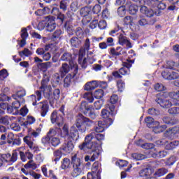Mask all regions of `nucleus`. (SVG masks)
<instances>
[{
  "mask_svg": "<svg viewBox=\"0 0 179 179\" xmlns=\"http://www.w3.org/2000/svg\"><path fill=\"white\" fill-rule=\"evenodd\" d=\"M99 148H100L99 146V143L93 141V134H88L85 138V141L79 145V149L80 150H83V152H86L87 149H91L92 150L91 162H94L96 159H99V156H100L101 154V152Z\"/></svg>",
  "mask_w": 179,
  "mask_h": 179,
  "instance_id": "nucleus-1",
  "label": "nucleus"
},
{
  "mask_svg": "<svg viewBox=\"0 0 179 179\" xmlns=\"http://www.w3.org/2000/svg\"><path fill=\"white\" fill-rule=\"evenodd\" d=\"M93 121L90 120V119L85 117L82 114H79L77 116L76 126L78 128L80 132H86V129L89 128V127H92L93 125Z\"/></svg>",
  "mask_w": 179,
  "mask_h": 179,
  "instance_id": "nucleus-2",
  "label": "nucleus"
},
{
  "mask_svg": "<svg viewBox=\"0 0 179 179\" xmlns=\"http://www.w3.org/2000/svg\"><path fill=\"white\" fill-rule=\"evenodd\" d=\"M48 82H50V77H48L47 74H44L40 89L42 90L44 97L48 99L51 103L52 100V87L48 85Z\"/></svg>",
  "mask_w": 179,
  "mask_h": 179,
  "instance_id": "nucleus-3",
  "label": "nucleus"
},
{
  "mask_svg": "<svg viewBox=\"0 0 179 179\" xmlns=\"http://www.w3.org/2000/svg\"><path fill=\"white\" fill-rule=\"evenodd\" d=\"M71 164L73 166L71 176L74 178L78 177V176L82 174V171H83V163L82 159L78 157V154H75L71 157Z\"/></svg>",
  "mask_w": 179,
  "mask_h": 179,
  "instance_id": "nucleus-4",
  "label": "nucleus"
},
{
  "mask_svg": "<svg viewBox=\"0 0 179 179\" xmlns=\"http://www.w3.org/2000/svg\"><path fill=\"white\" fill-rule=\"evenodd\" d=\"M17 160V152L14 151L12 155L10 153L1 154L0 153V167H2L3 164H7V166H12L15 162Z\"/></svg>",
  "mask_w": 179,
  "mask_h": 179,
  "instance_id": "nucleus-5",
  "label": "nucleus"
},
{
  "mask_svg": "<svg viewBox=\"0 0 179 179\" xmlns=\"http://www.w3.org/2000/svg\"><path fill=\"white\" fill-rule=\"evenodd\" d=\"M171 5H176L178 3V0H168ZM146 3L150 8H157L161 10H164L167 8V5L163 3V0H146Z\"/></svg>",
  "mask_w": 179,
  "mask_h": 179,
  "instance_id": "nucleus-6",
  "label": "nucleus"
},
{
  "mask_svg": "<svg viewBox=\"0 0 179 179\" xmlns=\"http://www.w3.org/2000/svg\"><path fill=\"white\" fill-rule=\"evenodd\" d=\"M101 173V164L99 162L93 164L92 173H87V179H101L100 174Z\"/></svg>",
  "mask_w": 179,
  "mask_h": 179,
  "instance_id": "nucleus-7",
  "label": "nucleus"
},
{
  "mask_svg": "<svg viewBox=\"0 0 179 179\" xmlns=\"http://www.w3.org/2000/svg\"><path fill=\"white\" fill-rule=\"evenodd\" d=\"M162 10L158 8V11L153 10L152 8H149L145 6H141L140 8V12L143 15H145V17H153L155 15L156 16H160L162 15Z\"/></svg>",
  "mask_w": 179,
  "mask_h": 179,
  "instance_id": "nucleus-8",
  "label": "nucleus"
},
{
  "mask_svg": "<svg viewBox=\"0 0 179 179\" xmlns=\"http://www.w3.org/2000/svg\"><path fill=\"white\" fill-rule=\"evenodd\" d=\"M71 69H73V73L72 74H68L65 77L64 81V87H69L72 83V78L73 79H76L78 78V76H76V75H78V64H73V67H72Z\"/></svg>",
  "mask_w": 179,
  "mask_h": 179,
  "instance_id": "nucleus-9",
  "label": "nucleus"
},
{
  "mask_svg": "<svg viewBox=\"0 0 179 179\" xmlns=\"http://www.w3.org/2000/svg\"><path fill=\"white\" fill-rule=\"evenodd\" d=\"M33 106H38V108H39L41 117H45L47 115V113H48V102L47 101H43L37 103V101L33 102Z\"/></svg>",
  "mask_w": 179,
  "mask_h": 179,
  "instance_id": "nucleus-10",
  "label": "nucleus"
},
{
  "mask_svg": "<svg viewBox=\"0 0 179 179\" xmlns=\"http://www.w3.org/2000/svg\"><path fill=\"white\" fill-rule=\"evenodd\" d=\"M134 60H127V62H123V68L119 69V72L121 75H129V69L132 66Z\"/></svg>",
  "mask_w": 179,
  "mask_h": 179,
  "instance_id": "nucleus-11",
  "label": "nucleus"
},
{
  "mask_svg": "<svg viewBox=\"0 0 179 179\" xmlns=\"http://www.w3.org/2000/svg\"><path fill=\"white\" fill-rule=\"evenodd\" d=\"M23 141L26 145L31 149V150H34V152H38V145L32 141L31 137L30 136H27L23 138Z\"/></svg>",
  "mask_w": 179,
  "mask_h": 179,
  "instance_id": "nucleus-12",
  "label": "nucleus"
},
{
  "mask_svg": "<svg viewBox=\"0 0 179 179\" xmlns=\"http://www.w3.org/2000/svg\"><path fill=\"white\" fill-rule=\"evenodd\" d=\"M118 43L122 46L126 45L127 48H132V43L129 41V38L124 36L122 34H120L118 36Z\"/></svg>",
  "mask_w": 179,
  "mask_h": 179,
  "instance_id": "nucleus-13",
  "label": "nucleus"
},
{
  "mask_svg": "<svg viewBox=\"0 0 179 179\" xmlns=\"http://www.w3.org/2000/svg\"><path fill=\"white\" fill-rule=\"evenodd\" d=\"M50 120L52 124H55L57 123V127H60L62 125V122L64 121V117H58V113L57 111H53L50 115Z\"/></svg>",
  "mask_w": 179,
  "mask_h": 179,
  "instance_id": "nucleus-14",
  "label": "nucleus"
},
{
  "mask_svg": "<svg viewBox=\"0 0 179 179\" xmlns=\"http://www.w3.org/2000/svg\"><path fill=\"white\" fill-rule=\"evenodd\" d=\"M155 101L157 103V104H159L162 108H170V107L173 106V99H171V101H170L169 99L157 98Z\"/></svg>",
  "mask_w": 179,
  "mask_h": 179,
  "instance_id": "nucleus-15",
  "label": "nucleus"
},
{
  "mask_svg": "<svg viewBox=\"0 0 179 179\" xmlns=\"http://www.w3.org/2000/svg\"><path fill=\"white\" fill-rule=\"evenodd\" d=\"M85 55V50L80 49L78 55V64L81 66L83 69H86L87 67V59L83 58Z\"/></svg>",
  "mask_w": 179,
  "mask_h": 179,
  "instance_id": "nucleus-16",
  "label": "nucleus"
},
{
  "mask_svg": "<svg viewBox=\"0 0 179 179\" xmlns=\"http://www.w3.org/2000/svg\"><path fill=\"white\" fill-rule=\"evenodd\" d=\"M151 128H153L155 134H160V132H164L167 129V126L166 124L160 126V122L155 121V124Z\"/></svg>",
  "mask_w": 179,
  "mask_h": 179,
  "instance_id": "nucleus-17",
  "label": "nucleus"
},
{
  "mask_svg": "<svg viewBox=\"0 0 179 179\" xmlns=\"http://www.w3.org/2000/svg\"><path fill=\"white\" fill-rule=\"evenodd\" d=\"M41 170L43 176L48 178L58 179V177H57V175H55V173L52 170H49L48 172L47 171V167L45 166H42Z\"/></svg>",
  "mask_w": 179,
  "mask_h": 179,
  "instance_id": "nucleus-18",
  "label": "nucleus"
},
{
  "mask_svg": "<svg viewBox=\"0 0 179 179\" xmlns=\"http://www.w3.org/2000/svg\"><path fill=\"white\" fill-rule=\"evenodd\" d=\"M73 143H72L71 141L67 142L66 143H64L62 148H60L61 150H63L64 153L66 155L71 153L72 150H73Z\"/></svg>",
  "mask_w": 179,
  "mask_h": 179,
  "instance_id": "nucleus-19",
  "label": "nucleus"
},
{
  "mask_svg": "<svg viewBox=\"0 0 179 179\" xmlns=\"http://www.w3.org/2000/svg\"><path fill=\"white\" fill-rule=\"evenodd\" d=\"M24 96H26V90H20L17 92L15 94H13L12 98L14 99V100H20L22 103H24V99H23Z\"/></svg>",
  "mask_w": 179,
  "mask_h": 179,
  "instance_id": "nucleus-20",
  "label": "nucleus"
},
{
  "mask_svg": "<svg viewBox=\"0 0 179 179\" xmlns=\"http://www.w3.org/2000/svg\"><path fill=\"white\" fill-rule=\"evenodd\" d=\"M101 117L106 120V122H110L109 125L113 124V119H111V117H113V113H110L108 110L103 109L101 110Z\"/></svg>",
  "mask_w": 179,
  "mask_h": 179,
  "instance_id": "nucleus-21",
  "label": "nucleus"
},
{
  "mask_svg": "<svg viewBox=\"0 0 179 179\" xmlns=\"http://www.w3.org/2000/svg\"><path fill=\"white\" fill-rule=\"evenodd\" d=\"M20 103H22L20 100H16V101L13 102L12 106L7 108L8 111H10V113L17 111L20 108Z\"/></svg>",
  "mask_w": 179,
  "mask_h": 179,
  "instance_id": "nucleus-22",
  "label": "nucleus"
},
{
  "mask_svg": "<svg viewBox=\"0 0 179 179\" xmlns=\"http://www.w3.org/2000/svg\"><path fill=\"white\" fill-rule=\"evenodd\" d=\"M152 174L153 171L149 168H145L139 171L140 177H143L144 178H146Z\"/></svg>",
  "mask_w": 179,
  "mask_h": 179,
  "instance_id": "nucleus-23",
  "label": "nucleus"
},
{
  "mask_svg": "<svg viewBox=\"0 0 179 179\" xmlns=\"http://www.w3.org/2000/svg\"><path fill=\"white\" fill-rule=\"evenodd\" d=\"M155 152L151 153L152 157L156 158L158 157L159 159H163V157H166L167 155V151H156V149H154Z\"/></svg>",
  "mask_w": 179,
  "mask_h": 179,
  "instance_id": "nucleus-24",
  "label": "nucleus"
},
{
  "mask_svg": "<svg viewBox=\"0 0 179 179\" xmlns=\"http://www.w3.org/2000/svg\"><path fill=\"white\" fill-rule=\"evenodd\" d=\"M61 131V129L59 127L55 128H50L49 129V131L47 133V135L51 138H55L57 136V134H59V131Z\"/></svg>",
  "mask_w": 179,
  "mask_h": 179,
  "instance_id": "nucleus-25",
  "label": "nucleus"
},
{
  "mask_svg": "<svg viewBox=\"0 0 179 179\" xmlns=\"http://www.w3.org/2000/svg\"><path fill=\"white\" fill-rule=\"evenodd\" d=\"M55 27H56L55 21L52 19H48L46 24V30L48 31L51 32L55 30Z\"/></svg>",
  "mask_w": 179,
  "mask_h": 179,
  "instance_id": "nucleus-26",
  "label": "nucleus"
},
{
  "mask_svg": "<svg viewBox=\"0 0 179 179\" xmlns=\"http://www.w3.org/2000/svg\"><path fill=\"white\" fill-rule=\"evenodd\" d=\"M169 135H171L172 138H178L179 137V126H176L170 129L169 131Z\"/></svg>",
  "mask_w": 179,
  "mask_h": 179,
  "instance_id": "nucleus-27",
  "label": "nucleus"
},
{
  "mask_svg": "<svg viewBox=\"0 0 179 179\" xmlns=\"http://www.w3.org/2000/svg\"><path fill=\"white\" fill-rule=\"evenodd\" d=\"M26 170H36L37 169V164L33 160H29L24 166Z\"/></svg>",
  "mask_w": 179,
  "mask_h": 179,
  "instance_id": "nucleus-28",
  "label": "nucleus"
},
{
  "mask_svg": "<svg viewBox=\"0 0 179 179\" xmlns=\"http://www.w3.org/2000/svg\"><path fill=\"white\" fill-rule=\"evenodd\" d=\"M97 81H90L85 84V90H94L96 87H97Z\"/></svg>",
  "mask_w": 179,
  "mask_h": 179,
  "instance_id": "nucleus-29",
  "label": "nucleus"
},
{
  "mask_svg": "<svg viewBox=\"0 0 179 179\" xmlns=\"http://www.w3.org/2000/svg\"><path fill=\"white\" fill-rule=\"evenodd\" d=\"M61 168L62 170H67L71 168V159L69 158H64L61 163Z\"/></svg>",
  "mask_w": 179,
  "mask_h": 179,
  "instance_id": "nucleus-30",
  "label": "nucleus"
},
{
  "mask_svg": "<svg viewBox=\"0 0 179 179\" xmlns=\"http://www.w3.org/2000/svg\"><path fill=\"white\" fill-rule=\"evenodd\" d=\"M38 69L43 71V72H45L48 68H51V62H45V63H39L37 64Z\"/></svg>",
  "mask_w": 179,
  "mask_h": 179,
  "instance_id": "nucleus-31",
  "label": "nucleus"
},
{
  "mask_svg": "<svg viewBox=\"0 0 179 179\" xmlns=\"http://www.w3.org/2000/svg\"><path fill=\"white\" fill-rule=\"evenodd\" d=\"M0 114H5V111L0 110ZM10 120V119L8 117V115L0 116V124H3V125H9Z\"/></svg>",
  "mask_w": 179,
  "mask_h": 179,
  "instance_id": "nucleus-32",
  "label": "nucleus"
},
{
  "mask_svg": "<svg viewBox=\"0 0 179 179\" xmlns=\"http://www.w3.org/2000/svg\"><path fill=\"white\" fill-rule=\"evenodd\" d=\"M79 136V132L78 131V129L75 127H71L70 129V133L69 138H71V139H75V138H78Z\"/></svg>",
  "mask_w": 179,
  "mask_h": 179,
  "instance_id": "nucleus-33",
  "label": "nucleus"
},
{
  "mask_svg": "<svg viewBox=\"0 0 179 179\" xmlns=\"http://www.w3.org/2000/svg\"><path fill=\"white\" fill-rule=\"evenodd\" d=\"M62 61L69 62L70 65L72 62V54L69 52H64L61 57Z\"/></svg>",
  "mask_w": 179,
  "mask_h": 179,
  "instance_id": "nucleus-34",
  "label": "nucleus"
},
{
  "mask_svg": "<svg viewBox=\"0 0 179 179\" xmlns=\"http://www.w3.org/2000/svg\"><path fill=\"white\" fill-rule=\"evenodd\" d=\"M83 98L88 101V103H93L94 98L93 94L90 92H85L83 94Z\"/></svg>",
  "mask_w": 179,
  "mask_h": 179,
  "instance_id": "nucleus-35",
  "label": "nucleus"
},
{
  "mask_svg": "<svg viewBox=\"0 0 179 179\" xmlns=\"http://www.w3.org/2000/svg\"><path fill=\"white\" fill-rule=\"evenodd\" d=\"M149 23V20L146 19L145 17L141 15L138 20V26H141V27H145V26H148Z\"/></svg>",
  "mask_w": 179,
  "mask_h": 179,
  "instance_id": "nucleus-36",
  "label": "nucleus"
},
{
  "mask_svg": "<svg viewBox=\"0 0 179 179\" xmlns=\"http://www.w3.org/2000/svg\"><path fill=\"white\" fill-rule=\"evenodd\" d=\"M169 173V170L166 168H162L158 169L154 174L157 177H163V176Z\"/></svg>",
  "mask_w": 179,
  "mask_h": 179,
  "instance_id": "nucleus-37",
  "label": "nucleus"
},
{
  "mask_svg": "<svg viewBox=\"0 0 179 179\" xmlns=\"http://www.w3.org/2000/svg\"><path fill=\"white\" fill-rule=\"evenodd\" d=\"M69 71H71V67H69V65H68L66 63L62 64V67L60 68L62 75H66Z\"/></svg>",
  "mask_w": 179,
  "mask_h": 179,
  "instance_id": "nucleus-38",
  "label": "nucleus"
},
{
  "mask_svg": "<svg viewBox=\"0 0 179 179\" xmlns=\"http://www.w3.org/2000/svg\"><path fill=\"white\" fill-rule=\"evenodd\" d=\"M80 109L85 110V111H90V113L94 110V109H93V106H89V104H87L86 101L81 103Z\"/></svg>",
  "mask_w": 179,
  "mask_h": 179,
  "instance_id": "nucleus-39",
  "label": "nucleus"
},
{
  "mask_svg": "<svg viewBox=\"0 0 179 179\" xmlns=\"http://www.w3.org/2000/svg\"><path fill=\"white\" fill-rule=\"evenodd\" d=\"M53 155H54L53 160L56 163L57 162H59V160L61 159V157H62V152L61 151V149L55 151Z\"/></svg>",
  "mask_w": 179,
  "mask_h": 179,
  "instance_id": "nucleus-40",
  "label": "nucleus"
},
{
  "mask_svg": "<svg viewBox=\"0 0 179 179\" xmlns=\"http://www.w3.org/2000/svg\"><path fill=\"white\" fill-rule=\"evenodd\" d=\"M61 143V140L58 137H52L50 138V144L53 148H57Z\"/></svg>",
  "mask_w": 179,
  "mask_h": 179,
  "instance_id": "nucleus-41",
  "label": "nucleus"
},
{
  "mask_svg": "<svg viewBox=\"0 0 179 179\" xmlns=\"http://www.w3.org/2000/svg\"><path fill=\"white\" fill-rule=\"evenodd\" d=\"M71 44L73 47H75L76 48L79 47V45L82 43L80 40L77 37H73L71 39Z\"/></svg>",
  "mask_w": 179,
  "mask_h": 179,
  "instance_id": "nucleus-42",
  "label": "nucleus"
},
{
  "mask_svg": "<svg viewBox=\"0 0 179 179\" xmlns=\"http://www.w3.org/2000/svg\"><path fill=\"white\" fill-rule=\"evenodd\" d=\"M145 122L148 128H152L155 125V122H156V121L150 117H147Z\"/></svg>",
  "mask_w": 179,
  "mask_h": 179,
  "instance_id": "nucleus-43",
  "label": "nucleus"
},
{
  "mask_svg": "<svg viewBox=\"0 0 179 179\" xmlns=\"http://www.w3.org/2000/svg\"><path fill=\"white\" fill-rule=\"evenodd\" d=\"M62 138H69V130H68V126L64 125L63 127L62 131L60 133Z\"/></svg>",
  "mask_w": 179,
  "mask_h": 179,
  "instance_id": "nucleus-44",
  "label": "nucleus"
},
{
  "mask_svg": "<svg viewBox=\"0 0 179 179\" xmlns=\"http://www.w3.org/2000/svg\"><path fill=\"white\" fill-rule=\"evenodd\" d=\"M178 145H179L178 141H172L166 145V149H168V150H171L173 149H176L177 148V146H178Z\"/></svg>",
  "mask_w": 179,
  "mask_h": 179,
  "instance_id": "nucleus-45",
  "label": "nucleus"
},
{
  "mask_svg": "<svg viewBox=\"0 0 179 179\" xmlns=\"http://www.w3.org/2000/svg\"><path fill=\"white\" fill-rule=\"evenodd\" d=\"M138 6L135 4H131L129 6V13L130 15H136V13L138 12Z\"/></svg>",
  "mask_w": 179,
  "mask_h": 179,
  "instance_id": "nucleus-46",
  "label": "nucleus"
},
{
  "mask_svg": "<svg viewBox=\"0 0 179 179\" xmlns=\"http://www.w3.org/2000/svg\"><path fill=\"white\" fill-rule=\"evenodd\" d=\"M80 13L83 17H86V16H88L89 13H90V8H89V7H84L81 8Z\"/></svg>",
  "mask_w": 179,
  "mask_h": 179,
  "instance_id": "nucleus-47",
  "label": "nucleus"
},
{
  "mask_svg": "<svg viewBox=\"0 0 179 179\" xmlns=\"http://www.w3.org/2000/svg\"><path fill=\"white\" fill-rule=\"evenodd\" d=\"M163 121L164 124H168L169 125H174V124H176V120L169 116L164 117Z\"/></svg>",
  "mask_w": 179,
  "mask_h": 179,
  "instance_id": "nucleus-48",
  "label": "nucleus"
},
{
  "mask_svg": "<svg viewBox=\"0 0 179 179\" xmlns=\"http://www.w3.org/2000/svg\"><path fill=\"white\" fill-rule=\"evenodd\" d=\"M93 134L92 137V142H96L94 141V137L96 141H103L104 139V134H101L100 133L94 134V133H91Z\"/></svg>",
  "mask_w": 179,
  "mask_h": 179,
  "instance_id": "nucleus-49",
  "label": "nucleus"
},
{
  "mask_svg": "<svg viewBox=\"0 0 179 179\" xmlns=\"http://www.w3.org/2000/svg\"><path fill=\"white\" fill-rule=\"evenodd\" d=\"M132 157L135 160H143L146 159V155L139 153H134L132 154Z\"/></svg>",
  "mask_w": 179,
  "mask_h": 179,
  "instance_id": "nucleus-50",
  "label": "nucleus"
},
{
  "mask_svg": "<svg viewBox=\"0 0 179 179\" xmlns=\"http://www.w3.org/2000/svg\"><path fill=\"white\" fill-rule=\"evenodd\" d=\"M117 13L120 17H124L125 16V13H127V9H125V6H122L118 8Z\"/></svg>",
  "mask_w": 179,
  "mask_h": 179,
  "instance_id": "nucleus-51",
  "label": "nucleus"
},
{
  "mask_svg": "<svg viewBox=\"0 0 179 179\" xmlns=\"http://www.w3.org/2000/svg\"><path fill=\"white\" fill-rule=\"evenodd\" d=\"M123 22L124 24H126L127 26H128V24H129L130 26H132V23H134V17L131 16H126L124 18Z\"/></svg>",
  "mask_w": 179,
  "mask_h": 179,
  "instance_id": "nucleus-52",
  "label": "nucleus"
},
{
  "mask_svg": "<svg viewBox=\"0 0 179 179\" xmlns=\"http://www.w3.org/2000/svg\"><path fill=\"white\" fill-rule=\"evenodd\" d=\"M32 54L31 51L28 48H24V50L19 52L20 57H23L24 55V57H29V55H31Z\"/></svg>",
  "mask_w": 179,
  "mask_h": 179,
  "instance_id": "nucleus-53",
  "label": "nucleus"
},
{
  "mask_svg": "<svg viewBox=\"0 0 179 179\" xmlns=\"http://www.w3.org/2000/svg\"><path fill=\"white\" fill-rule=\"evenodd\" d=\"M94 96L95 99H101L104 96V91L103 90H96L94 93Z\"/></svg>",
  "mask_w": 179,
  "mask_h": 179,
  "instance_id": "nucleus-54",
  "label": "nucleus"
},
{
  "mask_svg": "<svg viewBox=\"0 0 179 179\" xmlns=\"http://www.w3.org/2000/svg\"><path fill=\"white\" fill-rule=\"evenodd\" d=\"M176 66H178V64H177L173 61H168L166 62L167 69H174L175 68H176Z\"/></svg>",
  "mask_w": 179,
  "mask_h": 179,
  "instance_id": "nucleus-55",
  "label": "nucleus"
},
{
  "mask_svg": "<svg viewBox=\"0 0 179 179\" xmlns=\"http://www.w3.org/2000/svg\"><path fill=\"white\" fill-rule=\"evenodd\" d=\"M117 86L119 92H122L125 89V83L122 80H119L117 82Z\"/></svg>",
  "mask_w": 179,
  "mask_h": 179,
  "instance_id": "nucleus-56",
  "label": "nucleus"
},
{
  "mask_svg": "<svg viewBox=\"0 0 179 179\" xmlns=\"http://www.w3.org/2000/svg\"><path fill=\"white\" fill-rule=\"evenodd\" d=\"M176 162H177V159L176 158V156H171V157H169L166 162V166H173V164H174V163H176Z\"/></svg>",
  "mask_w": 179,
  "mask_h": 179,
  "instance_id": "nucleus-57",
  "label": "nucleus"
},
{
  "mask_svg": "<svg viewBox=\"0 0 179 179\" xmlns=\"http://www.w3.org/2000/svg\"><path fill=\"white\" fill-rule=\"evenodd\" d=\"M162 76L164 78V79H166V80H171V72L166 71H164L162 73Z\"/></svg>",
  "mask_w": 179,
  "mask_h": 179,
  "instance_id": "nucleus-58",
  "label": "nucleus"
},
{
  "mask_svg": "<svg viewBox=\"0 0 179 179\" xmlns=\"http://www.w3.org/2000/svg\"><path fill=\"white\" fill-rule=\"evenodd\" d=\"M143 149H146L147 150L155 149V144L150 143H146L141 145Z\"/></svg>",
  "mask_w": 179,
  "mask_h": 179,
  "instance_id": "nucleus-59",
  "label": "nucleus"
},
{
  "mask_svg": "<svg viewBox=\"0 0 179 179\" xmlns=\"http://www.w3.org/2000/svg\"><path fill=\"white\" fill-rule=\"evenodd\" d=\"M8 71L3 69L0 71V80H4L8 76Z\"/></svg>",
  "mask_w": 179,
  "mask_h": 179,
  "instance_id": "nucleus-60",
  "label": "nucleus"
},
{
  "mask_svg": "<svg viewBox=\"0 0 179 179\" xmlns=\"http://www.w3.org/2000/svg\"><path fill=\"white\" fill-rule=\"evenodd\" d=\"M104 103L103 101H96L94 103V107L95 110H100L102 107Z\"/></svg>",
  "mask_w": 179,
  "mask_h": 179,
  "instance_id": "nucleus-61",
  "label": "nucleus"
},
{
  "mask_svg": "<svg viewBox=\"0 0 179 179\" xmlns=\"http://www.w3.org/2000/svg\"><path fill=\"white\" fill-rule=\"evenodd\" d=\"M169 114H172L173 115L179 114V108L178 107H173L168 110Z\"/></svg>",
  "mask_w": 179,
  "mask_h": 179,
  "instance_id": "nucleus-62",
  "label": "nucleus"
},
{
  "mask_svg": "<svg viewBox=\"0 0 179 179\" xmlns=\"http://www.w3.org/2000/svg\"><path fill=\"white\" fill-rule=\"evenodd\" d=\"M155 90H157V92H163L166 90V87H164V85H163V84L157 83L155 85Z\"/></svg>",
  "mask_w": 179,
  "mask_h": 179,
  "instance_id": "nucleus-63",
  "label": "nucleus"
},
{
  "mask_svg": "<svg viewBox=\"0 0 179 179\" xmlns=\"http://www.w3.org/2000/svg\"><path fill=\"white\" fill-rule=\"evenodd\" d=\"M50 141L51 138L49 137L48 135H46L41 139V143H43V145H49V143L50 144Z\"/></svg>",
  "mask_w": 179,
  "mask_h": 179,
  "instance_id": "nucleus-64",
  "label": "nucleus"
}]
</instances>
